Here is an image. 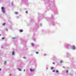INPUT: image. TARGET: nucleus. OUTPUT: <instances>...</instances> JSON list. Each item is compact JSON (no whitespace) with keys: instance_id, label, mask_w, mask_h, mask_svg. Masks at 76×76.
<instances>
[{"instance_id":"nucleus-1","label":"nucleus","mask_w":76,"mask_h":76,"mask_svg":"<svg viewBox=\"0 0 76 76\" xmlns=\"http://www.w3.org/2000/svg\"><path fill=\"white\" fill-rule=\"evenodd\" d=\"M1 9L2 12H3V13H5V10H4L5 9L4 8V7H2Z\"/></svg>"},{"instance_id":"nucleus-2","label":"nucleus","mask_w":76,"mask_h":76,"mask_svg":"<svg viewBox=\"0 0 76 76\" xmlns=\"http://www.w3.org/2000/svg\"><path fill=\"white\" fill-rule=\"evenodd\" d=\"M30 70L31 72H34V69H30Z\"/></svg>"},{"instance_id":"nucleus-3","label":"nucleus","mask_w":76,"mask_h":76,"mask_svg":"<svg viewBox=\"0 0 76 76\" xmlns=\"http://www.w3.org/2000/svg\"><path fill=\"white\" fill-rule=\"evenodd\" d=\"M72 48L73 50H75V46H72Z\"/></svg>"},{"instance_id":"nucleus-4","label":"nucleus","mask_w":76,"mask_h":76,"mask_svg":"<svg viewBox=\"0 0 76 76\" xmlns=\"http://www.w3.org/2000/svg\"><path fill=\"white\" fill-rule=\"evenodd\" d=\"M20 32H23V30H19Z\"/></svg>"},{"instance_id":"nucleus-5","label":"nucleus","mask_w":76,"mask_h":76,"mask_svg":"<svg viewBox=\"0 0 76 76\" xmlns=\"http://www.w3.org/2000/svg\"><path fill=\"white\" fill-rule=\"evenodd\" d=\"M15 54V52L14 51H13L12 53V55H14Z\"/></svg>"},{"instance_id":"nucleus-6","label":"nucleus","mask_w":76,"mask_h":76,"mask_svg":"<svg viewBox=\"0 0 76 76\" xmlns=\"http://www.w3.org/2000/svg\"><path fill=\"white\" fill-rule=\"evenodd\" d=\"M6 25V23H4L2 25L4 26V25Z\"/></svg>"},{"instance_id":"nucleus-7","label":"nucleus","mask_w":76,"mask_h":76,"mask_svg":"<svg viewBox=\"0 0 76 76\" xmlns=\"http://www.w3.org/2000/svg\"><path fill=\"white\" fill-rule=\"evenodd\" d=\"M18 69H19V71H21V69H19V68H18Z\"/></svg>"},{"instance_id":"nucleus-8","label":"nucleus","mask_w":76,"mask_h":76,"mask_svg":"<svg viewBox=\"0 0 76 76\" xmlns=\"http://www.w3.org/2000/svg\"><path fill=\"white\" fill-rule=\"evenodd\" d=\"M56 72L57 73H58V70L56 71Z\"/></svg>"},{"instance_id":"nucleus-9","label":"nucleus","mask_w":76,"mask_h":76,"mask_svg":"<svg viewBox=\"0 0 76 76\" xmlns=\"http://www.w3.org/2000/svg\"><path fill=\"white\" fill-rule=\"evenodd\" d=\"M68 72V70H66V73H67Z\"/></svg>"},{"instance_id":"nucleus-10","label":"nucleus","mask_w":76,"mask_h":76,"mask_svg":"<svg viewBox=\"0 0 76 76\" xmlns=\"http://www.w3.org/2000/svg\"><path fill=\"white\" fill-rule=\"evenodd\" d=\"M15 14H18V13L17 12H15Z\"/></svg>"},{"instance_id":"nucleus-11","label":"nucleus","mask_w":76,"mask_h":76,"mask_svg":"<svg viewBox=\"0 0 76 76\" xmlns=\"http://www.w3.org/2000/svg\"><path fill=\"white\" fill-rule=\"evenodd\" d=\"M53 69H54V67H52V68H51V70H53Z\"/></svg>"},{"instance_id":"nucleus-12","label":"nucleus","mask_w":76,"mask_h":76,"mask_svg":"<svg viewBox=\"0 0 76 76\" xmlns=\"http://www.w3.org/2000/svg\"><path fill=\"white\" fill-rule=\"evenodd\" d=\"M32 46H34V44L31 43Z\"/></svg>"},{"instance_id":"nucleus-13","label":"nucleus","mask_w":76,"mask_h":76,"mask_svg":"<svg viewBox=\"0 0 76 76\" xmlns=\"http://www.w3.org/2000/svg\"><path fill=\"white\" fill-rule=\"evenodd\" d=\"M62 61H63L62 60H61L60 61V63H62Z\"/></svg>"},{"instance_id":"nucleus-14","label":"nucleus","mask_w":76,"mask_h":76,"mask_svg":"<svg viewBox=\"0 0 76 76\" xmlns=\"http://www.w3.org/2000/svg\"><path fill=\"white\" fill-rule=\"evenodd\" d=\"M2 39H4V37H2Z\"/></svg>"},{"instance_id":"nucleus-15","label":"nucleus","mask_w":76,"mask_h":76,"mask_svg":"<svg viewBox=\"0 0 76 76\" xmlns=\"http://www.w3.org/2000/svg\"><path fill=\"white\" fill-rule=\"evenodd\" d=\"M44 55L45 56H47V54H45Z\"/></svg>"},{"instance_id":"nucleus-16","label":"nucleus","mask_w":76,"mask_h":76,"mask_svg":"<svg viewBox=\"0 0 76 76\" xmlns=\"http://www.w3.org/2000/svg\"><path fill=\"white\" fill-rule=\"evenodd\" d=\"M53 72H55V70H53Z\"/></svg>"},{"instance_id":"nucleus-17","label":"nucleus","mask_w":76,"mask_h":76,"mask_svg":"<svg viewBox=\"0 0 76 76\" xmlns=\"http://www.w3.org/2000/svg\"><path fill=\"white\" fill-rule=\"evenodd\" d=\"M15 38H13V39H15Z\"/></svg>"},{"instance_id":"nucleus-18","label":"nucleus","mask_w":76,"mask_h":76,"mask_svg":"<svg viewBox=\"0 0 76 76\" xmlns=\"http://www.w3.org/2000/svg\"><path fill=\"white\" fill-rule=\"evenodd\" d=\"M26 13H27L28 12L27 11H26Z\"/></svg>"},{"instance_id":"nucleus-19","label":"nucleus","mask_w":76,"mask_h":76,"mask_svg":"<svg viewBox=\"0 0 76 76\" xmlns=\"http://www.w3.org/2000/svg\"><path fill=\"white\" fill-rule=\"evenodd\" d=\"M36 53L37 54H38V52H36Z\"/></svg>"},{"instance_id":"nucleus-20","label":"nucleus","mask_w":76,"mask_h":76,"mask_svg":"<svg viewBox=\"0 0 76 76\" xmlns=\"http://www.w3.org/2000/svg\"><path fill=\"white\" fill-rule=\"evenodd\" d=\"M53 64H55L54 62H53Z\"/></svg>"},{"instance_id":"nucleus-21","label":"nucleus","mask_w":76,"mask_h":76,"mask_svg":"<svg viewBox=\"0 0 76 76\" xmlns=\"http://www.w3.org/2000/svg\"><path fill=\"white\" fill-rule=\"evenodd\" d=\"M6 61H5L4 64H6Z\"/></svg>"},{"instance_id":"nucleus-22","label":"nucleus","mask_w":76,"mask_h":76,"mask_svg":"<svg viewBox=\"0 0 76 76\" xmlns=\"http://www.w3.org/2000/svg\"><path fill=\"white\" fill-rule=\"evenodd\" d=\"M63 68H65V67H64V66H63Z\"/></svg>"},{"instance_id":"nucleus-23","label":"nucleus","mask_w":76,"mask_h":76,"mask_svg":"<svg viewBox=\"0 0 76 76\" xmlns=\"http://www.w3.org/2000/svg\"><path fill=\"white\" fill-rule=\"evenodd\" d=\"M0 71H1V69H0Z\"/></svg>"},{"instance_id":"nucleus-24","label":"nucleus","mask_w":76,"mask_h":76,"mask_svg":"<svg viewBox=\"0 0 76 76\" xmlns=\"http://www.w3.org/2000/svg\"><path fill=\"white\" fill-rule=\"evenodd\" d=\"M10 75L11 76V74H10Z\"/></svg>"},{"instance_id":"nucleus-25","label":"nucleus","mask_w":76,"mask_h":76,"mask_svg":"<svg viewBox=\"0 0 76 76\" xmlns=\"http://www.w3.org/2000/svg\"><path fill=\"white\" fill-rule=\"evenodd\" d=\"M25 71V70H24V71Z\"/></svg>"},{"instance_id":"nucleus-26","label":"nucleus","mask_w":76,"mask_h":76,"mask_svg":"<svg viewBox=\"0 0 76 76\" xmlns=\"http://www.w3.org/2000/svg\"><path fill=\"white\" fill-rule=\"evenodd\" d=\"M0 36H1V34H0Z\"/></svg>"}]
</instances>
